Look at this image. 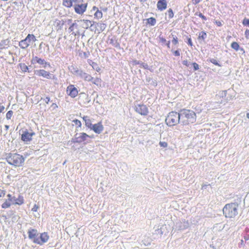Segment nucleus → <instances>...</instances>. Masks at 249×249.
Returning <instances> with one entry per match:
<instances>
[{"mask_svg":"<svg viewBox=\"0 0 249 249\" xmlns=\"http://www.w3.org/2000/svg\"><path fill=\"white\" fill-rule=\"evenodd\" d=\"M180 123L186 125L193 123L196 121V115L195 112L189 109H182L180 111Z\"/></svg>","mask_w":249,"mask_h":249,"instance_id":"obj_1","label":"nucleus"},{"mask_svg":"<svg viewBox=\"0 0 249 249\" xmlns=\"http://www.w3.org/2000/svg\"><path fill=\"white\" fill-rule=\"evenodd\" d=\"M8 163L15 166H21L25 161L24 158L17 153H9L6 158Z\"/></svg>","mask_w":249,"mask_h":249,"instance_id":"obj_2","label":"nucleus"},{"mask_svg":"<svg viewBox=\"0 0 249 249\" xmlns=\"http://www.w3.org/2000/svg\"><path fill=\"white\" fill-rule=\"evenodd\" d=\"M238 205L236 203L226 204L223 209L226 217L234 218L238 214Z\"/></svg>","mask_w":249,"mask_h":249,"instance_id":"obj_3","label":"nucleus"},{"mask_svg":"<svg viewBox=\"0 0 249 249\" xmlns=\"http://www.w3.org/2000/svg\"><path fill=\"white\" fill-rule=\"evenodd\" d=\"M166 124L169 126H174L180 123V112L172 111L170 112L165 119Z\"/></svg>","mask_w":249,"mask_h":249,"instance_id":"obj_4","label":"nucleus"},{"mask_svg":"<svg viewBox=\"0 0 249 249\" xmlns=\"http://www.w3.org/2000/svg\"><path fill=\"white\" fill-rule=\"evenodd\" d=\"M92 138V137L87 134L85 133H80L76 134L75 138L73 139V142L81 143L84 141H87L88 138Z\"/></svg>","mask_w":249,"mask_h":249,"instance_id":"obj_5","label":"nucleus"},{"mask_svg":"<svg viewBox=\"0 0 249 249\" xmlns=\"http://www.w3.org/2000/svg\"><path fill=\"white\" fill-rule=\"evenodd\" d=\"M135 110L140 114L146 116L148 114V109L145 105L143 104H138L135 105Z\"/></svg>","mask_w":249,"mask_h":249,"instance_id":"obj_6","label":"nucleus"},{"mask_svg":"<svg viewBox=\"0 0 249 249\" xmlns=\"http://www.w3.org/2000/svg\"><path fill=\"white\" fill-rule=\"evenodd\" d=\"M189 226V223L184 220L176 222L174 228L176 230L181 231L188 228Z\"/></svg>","mask_w":249,"mask_h":249,"instance_id":"obj_7","label":"nucleus"},{"mask_svg":"<svg viewBox=\"0 0 249 249\" xmlns=\"http://www.w3.org/2000/svg\"><path fill=\"white\" fill-rule=\"evenodd\" d=\"M49 238V236L47 233L43 232L40 234V237L35 240V243L42 245L44 243L47 242Z\"/></svg>","mask_w":249,"mask_h":249,"instance_id":"obj_8","label":"nucleus"},{"mask_svg":"<svg viewBox=\"0 0 249 249\" xmlns=\"http://www.w3.org/2000/svg\"><path fill=\"white\" fill-rule=\"evenodd\" d=\"M67 93L71 98H74L78 94V90L74 85H70L67 88Z\"/></svg>","mask_w":249,"mask_h":249,"instance_id":"obj_9","label":"nucleus"},{"mask_svg":"<svg viewBox=\"0 0 249 249\" xmlns=\"http://www.w3.org/2000/svg\"><path fill=\"white\" fill-rule=\"evenodd\" d=\"M88 4L83 2L77 5L74 7V11L76 13L82 15L86 10Z\"/></svg>","mask_w":249,"mask_h":249,"instance_id":"obj_10","label":"nucleus"},{"mask_svg":"<svg viewBox=\"0 0 249 249\" xmlns=\"http://www.w3.org/2000/svg\"><path fill=\"white\" fill-rule=\"evenodd\" d=\"M32 63L35 64L36 63L43 65V67L46 68L47 66L50 67L49 63L47 62L44 59H41L37 56L33 57L32 60Z\"/></svg>","mask_w":249,"mask_h":249,"instance_id":"obj_11","label":"nucleus"},{"mask_svg":"<svg viewBox=\"0 0 249 249\" xmlns=\"http://www.w3.org/2000/svg\"><path fill=\"white\" fill-rule=\"evenodd\" d=\"M28 234L29 239L32 240L34 243L35 239L38 238V232L36 229H30L28 231Z\"/></svg>","mask_w":249,"mask_h":249,"instance_id":"obj_12","label":"nucleus"},{"mask_svg":"<svg viewBox=\"0 0 249 249\" xmlns=\"http://www.w3.org/2000/svg\"><path fill=\"white\" fill-rule=\"evenodd\" d=\"M103 129L104 127L102 124V123L99 122L97 124H93L90 129L93 130L96 133L100 134L103 130Z\"/></svg>","mask_w":249,"mask_h":249,"instance_id":"obj_13","label":"nucleus"},{"mask_svg":"<svg viewBox=\"0 0 249 249\" xmlns=\"http://www.w3.org/2000/svg\"><path fill=\"white\" fill-rule=\"evenodd\" d=\"M36 74L38 76H41L47 79L51 78V73L44 70H39L37 71L36 72Z\"/></svg>","mask_w":249,"mask_h":249,"instance_id":"obj_14","label":"nucleus"},{"mask_svg":"<svg viewBox=\"0 0 249 249\" xmlns=\"http://www.w3.org/2000/svg\"><path fill=\"white\" fill-rule=\"evenodd\" d=\"M30 42V41L26 37L24 39L19 42V46L21 49H25L29 46Z\"/></svg>","mask_w":249,"mask_h":249,"instance_id":"obj_15","label":"nucleus"},{"mask_svg":"<svg viewBox=\"0 0 249 249\" xmlns=\"http://www.w3.org/2000/svg\"><path fill=\"white\" fill-rule=\"evenodd\" d=\"M167 7L166 0H159L157 3V8L160 11H163Z\"/></svg>","mask_w":249,"mask_h":249,"instance_id":"obj_16","label":"nucleus"},{"mask_svg":"<svg viewBox=\"0 0 249 249\" xmlns=\"http://www.w3.org/2000/svg\"><path fill=\"white\" fill-rule=\"evenodd\" d=\"M71 71L73 74H74L75 76H78L81 78L83 73L84 72V71L83 70H79L77 68H75L72 66Z\"/></svg>","mask_w":249,"mask_h":249,"instance_id":"obj_17","label":"nucleus"},{"mask_svg":"<svg viewBox=\"0 0 249 249\" xmlns=\"http://www.w3.org/2000/svg\"><path fill=\"white\" fill-rule=\"evenodd\" d=\"M33 133H30L28 132H25L21 135V140L24 142H29L32 140V137Z\"/></svg>","mask_w":249,"mask_h":249,"instance_id":"obj_18","label":"nucleus"},{"mask_svg":"<svg viewBox=\"0 0 249 249\" xmlns=\"http://www.w3.org/2000/svg\"><path fill=\"white\" fill-rule=\"evenodd\" d=\"M81 21L83 22L82 27L85 29H88L89 27L90 28H92L93 26V24L94 23V21L87 19H83L81 20Z\"/></svg>","mask_w":249,"mask_h":249,"instance_id":"obj_19","label":"nucleus"},{"mask_svg":"<svg viewBox=\"0 0 249 249\" xmlns=\"http://www.w3.org/2000/svg\"><path fill=\"white\" fill-rule=\"evenodd\" d=\"M81 78L84 79L85 81H88V82L92 81V80L93 79V77H92L90 74H89L84 71L83 73Z\"/></svg>","mask_w":249,"mask_h":249,"instance_id":"obj_20","label":"nucleus"},{"mask_svg":"<svg viewBox=\"0 0 249 249\" xmlns=\"http://www.w3.org/2000/svg\"><path fill=\"white\" fill-rule=\"evenodd\" d=\"M81 78L84 79L85 81H88V82L92 81V80L93 79V77H92L90 74H89L84 71L83 73Z\"/></svg>","mask_w":249,"mask_h":249,"instance_id":"obj_21","label":"nucleus"},{"mask_svg":"<svg viewBox=\"0 0 249 249\" xmlns=\"http://www.w3.org/2000/svg\"><path fill=\"white\" fill-rule=\"evenodd\" d=\"M81 78L84 79L85 81H88V82L92 81V80L93 79V77H92L90 74H89L84 71L83 73Z\"/></svg>","mask_w":249,"mask_h":249,"instance_id":"obj_22","label":"nucleus"},{"mask_svg":"<svg viewBox=\"0 0 249 249\" xmlns=\"http://www.w3.org/2000/svg\"><path fill=\"white\" fill-rule=\"evenodd\" d=\"M83 119L85 121V125H86V126H87L88 128L91 129L92 126L93 125V124H91V120L89 119L88 117L87 116H84L83 118Z\"/></svg>","mask_w":249,"mask_h":249,"instance_id":"obj_23","label":"nucleus"},{"mask_svg":"<svg viewBox=\"0 0 249 249\" xmlns=\"http://www.w3.org/2000/svg\"><path fill=\"white\" fill-rule=\"evenodd\" d=\"M8 39L2 40L0 42V50L3 49L7 47L9 44Z\"/></svg>","mask_w":249,"mask_h":249,"instance_id":"obj_24","label":"nucleus"},{"mask_svg":"<svg viewBox=\"0 0 249 249\" xmlns=\"http://www.w3.org/2000/svg\"><path fill=\"white\" fill-rule=\"evenodd\" d=\"M97 25L99 28V29H97L98 33L103 32L106 28V24L103 23H97Z\"/></svg>","mask_w":249,"mask_h":249,"instance_id":"obj_25","label":"nucleus"},{"mask_svg":"<svg viewBox=\"0 0 249 249\" xmlns=\"http://www.w3.org/2000/svg\"><path fill=\"white\" fill-rule=\"evenodd\" d=\"M63 5L67 8H70L73 6L71 0H63Z\"/></svg>","mask_w":249,"mask_h":249,"instance_id":"obj_26","label":"nucleus"},{"mask_svg":"<svg viewBox=\"0 0 249 249\" xmlns=\"http://www.w3.org/2000/svg\"><path fill=\"white\" fill-rule=\"evenodd\" d=\"M92 82L93 84L96 85L97 86H101V83H102V80L100 78H94L92 81Z\"/></svg>","mask_w":249,"mask_h":249,"instance_id":"obj_27","label":"nucleus"},{"mask_svg":"<svg viewBox=\"0 0 249 249\" xmlns=\"http://www.w3.org/2000/svg\"><path fill=\"white\" fill-rule=\"evenodd\" d=\"M23 203H24V199H23V197L19 196L18 198H16L14 204H18V205H21Z\"/></svg>","mask_w":249,"mask_h":249,"instance_id":"obj_28","label":"nucleus"},{"mask_svg":"<svg viewBox=\"0 0 249 249\" xmlns=\"http://www.w3.org/2000/svg\"><path fill=\"white\" fill-rule=\"evenodd\" d=\"M13 204L8 200H6L1 205V207L3 209H6L10 207Z\"/></svg>","mask_w":249,"mask_h":249,"instance_id":"obj_29","label":"nucleus"},{"mask_svg":"<svg viewBox=\"0 0 249 249\" xmlns=\"http://www.w3.org/2000/svg\"><path fill=\"white\" fill-rule=\"evenodd\" d=\"M147 23L151 25V26H154L156 23V19L155 18H152V17L148 18L147 19Z\"/></svg>","mask_w":249,"mask_h":249,"instance_id":"obj_30","label":"nucleus"},{"mask_svg":"<svg viewBox=\"0 0 249 249\" xmlns=\"http://www.w3.org/2000/svg\"><path fill=\"white\" fill-rule=\"evenodd\" d=\"M95 18H97L98 19L101 18H102L103 14L102 11L97 9V11L94 13Z\"/></svg>","mask_w":249,"mask_h":249,"instance_id":"obj_31","label":"nucleus"},{"mask_svg":"<svg viewBox=\"0 0 249 249\" xmlns=\"http://www.w3.org/2000/svg\"><path fill=\"white\" fill-rule=\"evenodd\" d=\"M206 37H207V34H206V32H205L204 31H202L199 33V36H198L199 39H202V40H204V39H205Z\"/></svg>","mask_w":249,"mask_h":249,"instance_id":"obj_32","label":"nucleus"},{"mask_svg":"<svg viewBox=\"0 0 249 249\" xmlns=\"http://www.w3.org/2000/svg\"><path fill=\"white\" fill-rule=\"evenodd\" d=\"M72 0V4H73V6L74 7L77 5H79L84 2L83 0Z\"/></svg>","mask_w":249,"mask_h":249,"instance_id":"obj_33","label":"nucleus"},{"mask_svg":"<svg viewBox=\"0 0 249 249\" xmlns=\"http://www.w3.org/2000/svg\"><path fill=\"white\" fill-rule=\"evenodd\" d=\"M19 66L21 70L23 72H26L28 70V67L25 64H19Z\"/></svg>","mask_w":249,"mask_h":249,"instance_id":"obj_34","label":"nucleus"},{"mask_svg":"<svg viewBox=\"0 0 249 249\" xmlns=\"http://www.w3.org/2000/svg\"><path fill=\"white\" fill-rule=\"evenodd\" d=\"M28 39L30 41H32L33 42H35L36 39L35 36L33 34H28L27 36Z\"/></svg>","mask_w":249,"mask_h":249,"instance_id":"obj_35","label":"nucleus"},{"mask_svg":"<svg viewBox=\"0 0 249 249\" xmlns=\"http://www.w3.org/2000/svg\"><path fill=\"white\" fill-rule=\"evenodd\" d=\"M224 227H225V225H223L220 224H217L214 227V229H216V230L220 231L222 230L224 228Z\"/></svg>","mask_w":249,"mask_h":249,"instance_id":"obj_36","label":"nucleus"},{"mask_svg":"<svg viewBox=\"0 0 249 249\" xmlns=\"http://www.w3.org/2000/svg\"><path fill=\"white\" fill-rule=\"evenodd\" d=\"M7 196L8 197V200L11 202L13 204H14L16 197L15 196H12L11 195L8 194Z\"/></svg>","mask_w":249,"mask_h":249,"instance_id":"obj_37","label":"nucleus"},{"mask_svg":"<svg viewBox=\"0 0 249 249\" xmlns=\"http://www.w3.org/2000/svg\"><path fill=\"white\" fill-rule=\"evenodd\" d=\"M231 47L235 50L238 51L239 48V45L237 42H233L231 44Z\"/></svg>","mask_w":249,"mask_h":249,"instance_id":"obj_38","label":"nucleus"},{"mask_svg":"<svg viewBox=\"0 0 249 249\" xmlns=\"http://www.w3.org/2000/svg\"><path fill=\"white\" fill-rule=\"evenodd\" d=\"M210 61L213 64H214L215 65L218 66L219 67L221 66V65L218 63V62L215 59L211 58L210 59Z\"/></svg>","mask_w":249,"mask_h":249,"instance_id":"obj_39","label":"nucleus"},{"mask_svg":"<svg viewBox=\"0 0 249 249\" xmlns=\"http://www.w3.org/2000/svg\"><path fill=\"white\" fill-rule=\"evenodd\" d=\"M167 15L168 16L169 18H172L174 17V13L171 9H169L167 11Z\"/></svg>","mask_w":249,"mask_h":249,"instance_id":"obj_40","label":"nucleus"},{"mask_svg":"<svg viewBox=\"0 0 249 249\" xmlns=\"http://www.w3.org/2000/svg\"><path fill=\"white\" fill-rule=\"evenodd\" d=\"M172 36L173 37L172 43L174 45H177L178 43V37L173 35H172Z\"/></svg>","mask_w":249,"mask_h":249,"instance_id":"obj_41","label":"nucleus"},{"mask_svg":"<svg viewBox=\"0 0 249 249\" xmlns=\"http://www.w3.org/2000/svg\"><path fill=\"white\" fill-rule=\"evenodd\" d=\"M13 111L12 110H10L8 111V112L6 114V118L7 120H9L11 118V117L13 115Z\"/></svg>","mask_w":249,"mask_h":249,"instance_id":"obj_42","label":"nucleus"},{"mask_svg":"<svg viewBox=\"0 0 249 249\" xmlns=\"http://www.w3.org/2000/svg\"><path fill=\"white\" fill-rule=\"evenodd\" d=\"M159 145L161 147H167V146H168V143L166 142H165L160 141V142H159Z\"/></svg>","mask_w":249,"mask_h":249,"instance_id":"obj_43","label":"nucleus"},{"mask_svg":"<svg viewBox=\"0 0 249 249\" xmlns=\"http://www.w3.org/2000/svg\"><path fill=\"white\" fill-rule=\"evenodd\" d=\"M141 66L145 69H147L151 71L150 69L149 68L148 64L146 63H141Z\"/></svg>","mask_w":249,"mask_h":249,"instance_id":"obj_44","label":"nucleus"},{"mask_svg":"<svg viewBox=\"0 0 249 249\" xmlns=\"http://www.w3.org/2000/svg\"><path fill=\"white\" fill-rule=\"evenodd\" d=\"M73 122L74 123L75 125H77L78 126L80 127L81 126V122L77 119H75L73 121Z\"/></svg>","mask_w":249,"mask_h":249,"instance_id":"obj_45","label":"nucleus"},{"mask_svg":"<svg viewBox=\"0 0 249 249\" xmlns=\"http://www.w3.org/2000/svg\"><path fill=\"white\" fill-rule=\"evenodd\" d=\"M192 64L193 65V66L194 67V69L195 71H196L199 69V65L197 63L194 62V63H193Z\"/></svg>","mask_w":249,"mask_h":249,"instance_id":"obj_46","label":"nucleus"},{"mask_svg":"<svg viewBox=\"0 0 249 249\" xmlns=\"http://www.w3.org/2000/svg\"><path fill=\"white\" fill-rule=\"evenodd\" d=\"M219 94L218 96H221L222 97H225L226 96V91H221Z\"/></svg>","mask_w":249,"mask_h":249,"instance_id":"obj_47","label":"nucleus"},{"mask_svg":"<svg viewBox=\"0 0 249 249\" xmlns=\"http://www.w3.org/2000/svg\"><path fill=\"white\" fill-rule=\"evenodd\" d=\"M196 15H197V13H196ZM198 16L201 18L202 19L204 20H207V18L205 16H204V15H203L201 13H199L198 14Z\"/></svg>","mask_w":249,"mask_h":249,"instance_id":"obj_48","label":"nucleus"},{"mask_svg":"<svg viewBox=\"0 0 249 249\" xmlns=\"http://www.w3.org/2000/svg\"><path fill=\"white\" fill-rule=\"evenodd\" d=\"M159 40L160 42L164 44L166 42V40L162 36H159Z\"/></svg>","mask_w":249,"mask_h":249,"instance_id":"obj_49","label":"nucleus"},{"mask_svg":"<svg viewBox=\"0 0 249 249\" xmlns=\"http://www.w3.org/2000/svg\"><path fill=\"white\" fill-rule=\"evenodd\" d=\"M183 65L188 67L190 65V63L187 60L182 61Z\"/></svg>","mask_w":249,"mask_h":249,"instance_id":"obj_50","label":"nucleus"},{"mask_svg":"<svg viewBox=\"0 0 249 249\" xmlns=\"http://www.w3.org/2000/svg\"><path fill=\"white\" fill-rule=\"evenodd\" d=\"M38 209V207L35 204L33 208L32 209V211H33V212H36L37 211Z\"/></svg>","mask_w":249,"mask_h":249,"instance_id":"obj_51","label":"nucleus"},{"mask_svg":"<svg viewBox=\"0 0 249 249\" xmlns=\"http://www.w3.org/2000/svg\"><path fill=\"white\" fill-rule=\"evenodd\" d=\"M173 53L175 56H178L180 55V53L179 51L176 50L173 52Z\"/></svg>","mask_w":249,"mask_h":249,"instance_id":"obj_52","label":"nucleus"},{"mask_svg":"<svg viewBox=\"0 0 249 249\" xmlns=\"http://www.w3.org/2000/svg\"><path fill=\"white\" fill-rule=\"evenodd\" d=\"M187 43L190 46H193V43H192V40H191V38L190 37L188 38Z\"/></svg>","mask_w":249,"mask_h":249,"instance_id":"obj_53","label":"nucleus"},{"mask_svg":"<svg viewBox=\"0 0 249 249\" xmlns=\"http://www.w3.org/2000/svg\"><path fill=\"white\" fill-rule=\"evenodd\" d=\"M245 35L247 38L249 37V30L247 29L245 32Z\"/></svg>","mask_w":249,"mask_h":249,"instance_id":"obj_54","label":"nucleus"},{"mask_svg":"<svg viewBox=\"0 0 249 249\" xmlns=\"http://www.w3.org/2000/svg\"><path fill=\"white\" fill-rule=\"evenodd\" d=\"M202 0H192L193 3L194 4H197L199 3Z\"/></svg>","mask_w":249,"mask_h":249,"instance_id":"obj_55","label":"nucleus"},{"mask_svg":"<svg viewBox=\"0 0 249 249\" xmlns=\"http://www.w3.org/2000/svg\"><path fill=\"white\" fill-rule=\"evenodd\" d=\"M244 25H249V19L247 20H244L243 22Z\"/></svg>","mask_w":249,"mask_h":249,"instance_id":"obj_56","label":"nucleus"},{"mask_svg":"<svg viewBox=\"0 0 249 249\" xmlns=\"http://www.w3.org/2000/svg\"><path fill=\"white\" fill-rule=\"evenodd\" d=\"M44 100L45 101V102H46V103L47 104H48L50 100V99L49 97H46L44 99Z\"/></svg>","mask_w":249,"mask_h":249,"instance_id":"obj_57","label":"nucleus"},{"mask_svg":"<svg viewBox=\"0 0 249 249\" xmlns=\"http://www.w3.org/2000/svg\"><path fill=\"white\" fill-rule=\"evenodd\" d=\"M5 108V107L3 106H0V113L2 112Z\"/></svg>","mask_w":249,"mask_h":249,"instance_id":"obj_58","label":"nucleus"},{"mask_svg":"<svg viewBox=\"0 0 249 249\" xmlns=\"http://www.w3.org/2000/svg\"><path fill=\"white\" fill-rule=\"evenodd\" d=\"M97 29H96V27H94V26L92 28H90V30L92 31H94L95 33L96 32Z\"/></svg>","mask_w":249,"mask_h":249,"instance_id":"obj_59","label":"nucleus"},{"mask_svg":"<svg viewBox=\"0 0 249 249\" xmlns=\"http://www.w3.org/2000/svg\"><path fill=\"white\" fill-rule=\"evenodd\" d=\"M215 22H216V24L218 26H221L222 25L221 22L220 21H216Z\"/></svg>","mask_w":249,"mask_h":249,"instance_id":"obj_60","label":"nucleus"},{"mask_svg":"<svg viewBox=\"0 0 249 249\" xmlns=\"http://www.w3.org/2000/svg\"><path fill=\"white\" fill-rule=\"evenodd\" d=\"M4 195H5V193L3 191L0 193V197H3L4 196Z\"/></svg>","mask_w":249,"mask_h":249,"instance_id":"obj_61","label":"nucleus"},{"mask_svg":"<svg viewBox=\"0 0 249 249\" xmlns=\"http://www.w3.org/2000/svg\"><path fill=\"white\" fill-rule=\"evenodd\" d=\"M69 30L70 31V32H72L73 31V27H72L71 25L69 27Z\"/></svg>","mask_w":249,"mask_h":249,"instance_id":"obj_62","label":"nucleus"},{"mask_svg":"<svg viewBox=\"0 0 249 249\" xmlns=\"http://www.w3.org/2000/svg\"><path fill=\"white\" fill-rule=\"evenodd\" d=\"M170 41H168L166 43V46H167V47L168 48H170Z\"/></svg>","mask_w":249,"mask_h":249,"instance_id":"obj_63","label":"nucleus"},{"mask_svg":"<svg viewBox=\"0 0 249 249\" xmlns=\"http://www.w3.org/2000/svg\"><path fill=\"white\" fill-rule=\"evenodd\" d=\"M97 9H98L96 6H93L92 8V10L95 12L97 11Z\"/></svg>","mask_w":249,"mask_h":249,"instance_id":"obj_64","label":"nucleus"}]
</instances>
